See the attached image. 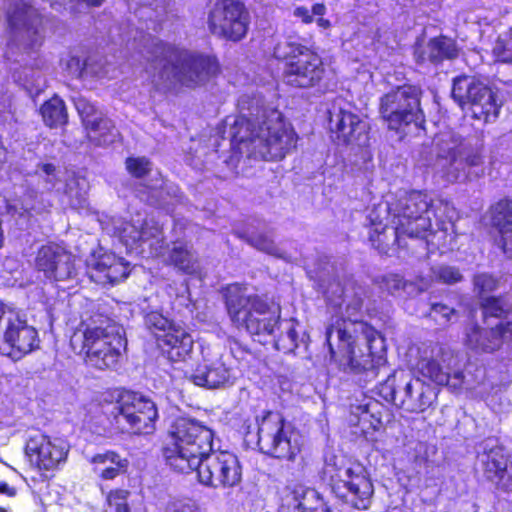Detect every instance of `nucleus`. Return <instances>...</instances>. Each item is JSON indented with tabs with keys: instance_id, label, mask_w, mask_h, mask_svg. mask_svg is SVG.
<instances>
[{
	"instance_id": "f03ea898",
	"label": "nucleus",
	"mask_w": 512,
	"mask_h": 512,
	"mask_svg": "<svg viewBox=\"0 0 512 512\" xmlns=\"http://www.w3.org/2000/svg\"><path fill=\"white\" fill-rule=\"evenodd\" d=\"M333 266L327 257L324 266L315 271L316 277L323 288L327 304L333 308L336 315L341 318L326 330V341L331 359L339 362L345 371L361 373L367 371L374 373L373 360L370 352H363L358 347V333H365L366 324L362 321V309L368 291L364 286L348 280L342 284L339 279L329 280L325 286L326 276Z\"/></svg>"
},
{
	"instance_id": "5fc2aeb1",
	"label": "nucleus",
	"mask_w": 512,
	"mask_h": 512,
	"mask_svg": "<svg viewBox=\"0 0 512 512\" xmlns=\"http://www.w3.org/2000/svg\"><path fill=\"white\" fill-rule=\"evenodd\" d=\"M326 11V7L323 4L317 3L312 6L310 11L305 6L296 7L293 11V15L300 18L304 23H311L313 21V15L322 16Z\"/></svg>"
},
{
	"instance_id": "a211bd4d",
	"label": "nucleus",
	"mask_w": 512,
	"mask_h": 512,
	"mask_svg": "<svg viewBox=\"0 0 512 512\" xmlns=\"http://www.w3.org/2000/svg\"><path fill=\"white\" fill-rule=\"evenodd\" d=\"M207 23L213 35L236 42L248 31L249 13L239 1L217 0L208 14Z\"/></svg>"
},
{
	"instance_id": "f3484780",
	"label": "nucleus",
	"mask_w": 512,
	"mask_h": 512,
	"mask_svg": "<svg viewBox=\"0 0 512 512\" xmlns=\"http://www.w3.org/2000/svg\"><path fill=\"white\" fill-rule=\"evenodd\" d=\"M328 113L329 131L337 145L352 148L369 145V125L348 103L335 102Z\"/></svg>"
},
{
	"instance_id": "6ab92c4d",
	"label": "nucleus",
	"mask_w": 512,
	"mask_h": 512,
	"mask_svg": "<svg viewBox=\"0 0 512 512\" xmlns=\"http://www.w3.org/2000/svg\"><path fill=\"white\" fill-rule=\"evenodd\" d=\"M12 29V44L25 52H36L42 45L41 17L36 8L27 2L15 3L8 12Z\"/></svg>"
},
{
	"instance_id": "f8f14e48",
	"label": "nucleus",
	"mask_w": 512,
	"mask_h": 512,
	"mask_svg": "<svg viewBox=\"0 0 512 512\" xmlns=\"http://www.w3.org/2000/svg\"><path fill=\"white\" fill-rule=\"evenodd\" d=\"M416 370L424 378L437 385H447L452 390L463 385L464 375L459 369L458 355L441 343L427 342L418 347Z\"/></svg>"
},
{
	"instance_id": "e433bc0d",
	"label": "nucleus",
	"mask_w": 512,
	"mask_h": 512,
	"mask_svg": "<svg viewBox=\"0 0 512 512\" xmlns=\"http://www.w3.org/2000/svg\"><path fill=\"white\" fill-rule=\"evenodd\" d=\"M86 129L90 141L99 146L113 143L119 135L113 122L103 114L97 118L95 125H90Z\"/></svg>"
},
{
	"instance_id": "4c0bfd02",
	"label": "nucleus",
	"mask_w": 512,
	"mask_h": 512,
	"mask_svg": "<svg viewBox=\"0 0 512 512\" xmlns=\"http://www.w3.org/2000/svg\"><path fill=\"white\" fill-rule=\"evenodd\" d=\"M43 121L51 128L64 125L68 114L62 99L55 96L46 101L40 109Z\"/></svg>"
},
{
	"instance_id": "412c9836",
	"label": "nucleus",
	"mask_w": 512,
	"mask_h": 512,
	"mask_svg": "<svg viewBox=\"0 0 512 512\" xmlns=\"http://www.w3.org/2000/svg\"><path fill=\"white\" fill-rule=\"evenodd\" d=\"M35 265L46 278L55 281L69 280L77 274L75 256L57 244L42 246L37 252Z\"/></svg>"
},
{
	"instance_id": "aec40b11",
	"label": "nucleus",
	"mask_w": 512,
	"mask_h": 512,
	"mask_svg": "<svg viewBox=\"0 0 512 512\" xmlns=\"http://www.w3.org/2000/svg\"><path fill=\"white\" fill-rule=\"evenodd\" d=\"M478 452V465L483 476L503 491L512 490V460L505 448L494 439H487Z\"/></svg>"
},
{
	"instance_id": "49530a36",
	"label": "nucleus",
	"mask_w": 512,
	"mask_h": 512,
	"mask_svg": "<svg viewBox=\"0 0 512 512\" xmlns=\"http://www.w3.org/2000/svg\"><path fill=\"white\" fill-rule=\"evenodd\" d=\"M381 288L385 289L391 295L405 293L408 296L409 281L405 280L401 275L389 273L381 277L379 282Z\"/></svg>"
},
{
	"instance_id": "a18cd8bd",
	"label": "nucleus",
	"mask_w": 512,
	"mask_h": 512,
	"mask_svg": "<svg viewBox=\"0 0 512 512\" xmlns=\"http://www.w3.org/2000/svg\"><path fill=\"white\" fill-rule=\"evenodd\" d=\"M482 308L486 316L502 317L510 311L511 304L506 297H488L483 300Z\"/></svg>"
},
{
	"instance_id": "a19ab883",
	"label": "nucleus",
	"mask_w": 512,
	"mask_h": 512,
	"mask_svg": "<svg viewBox=\"0 0 512 512\" xmlns=\"http://www.w3.org/2000/svg\"><path fill=\"white\" fill-rule=\"evenodd\" d=\"M431 273L435 281L447 285H453L463 280V275L460 270L451 265L441 264L433 266Z\"/></svg>"
},
{
	"instance_id": "2f4dec72",
	"label": "nucleus",
	"mask_w": 512,
	"mask_h": 512,
	"mask_svg": "<svg viewBox=\"0 0 512 512\" xmlns=\"http://www.w3.org/2000/svg\"><path fill=\"white\" fill-rule=\"evenodd\" d=\"M90 462L94 464V472L104 480H112L128 467V460L113 451L94 455Z\"/></svg>"
},
{
	"instance_id": "0e129e2a",
	"label": "nucleus",
	"mask_w": 512,
	"mask_h": 512,
	"mask_svg": "<svg viewBox=\"0 0 512 512\" xmlns=\"http://www.w3.org/2000/svg\"><path fill=\"white\" fill-rule=\"evenodd\" d=\"M372 405H376L375 403H366L358 407V409L362 410V413L368 414L370 413V407Z\"/></svg>"
},
{
	"instance_id": "5701e85b",
	"label": "nucleus",
	"mask_w": 512,
	"mask_h": 512,
	"mask_svg": "<svg viewBox=\"0 0 512 512\" xmlns=\"http://www.w3.org/2000/svg\"><path fill=\"white\" fill-rule=\"evenodd\" d=\"M208 356L209 354H203V363L193 370L191 381L207 389H218L232 384V372L227 363L229 357L225 358L220 353H215L213 358Z\"/></svg>"
},
{
	"instance_id": "ea45409f",
	"label": "nucleus",
	"mask_w": 512,
	"mask_h": 512,
	"mask_svg": "<svg viewBox=\"0 0 512 512\" xmlns=\"http://www.w3.org/2000/svg\"><path fill=\"white\" fill-rule=\"evenodd\" d=\"M73 101L85 127L88 128L90 125H95L97 118L102 115V112L98 111L97 108L83 96H76L73 98Z\"/></svg>"
},
{
	"instance_id": "c03bdc74",
	"label": "nucleus",
	"mask_w": 512,
	"mask_h": 512,
	"mask_svg": "<svg viewBox=\"0 0 512 512\" xmlns=\"http://www.w3.org/2000/svg\"><path fill=\"white\" fill-rule=\"evenodd\" d=\"M87 183L85 179L72 178L66 184V194L71 206H82L86 201Z\"/></svg>"
},
{
	"instance_id": "3c124183",
	"label": "nucleus",
	"mask_w": 512,
	"mask_h": 512,
	"mask_svg": "<svg viewBox=\"0 0 512 512\" xmlns=\"http://www.w3.org/2000/svg\"><path fill=\"white\" fill-rule=\"evenodd\" d=\"M139 232L142 234L140 242H148L150 240H154L157 244L163 242L162 229L152 219L141 221Z\"/></svg>"
},
{
	"instance_id": "7c9ffc66",
	"label": "nucleus",
	"mask_w": 512,
	"mask_h": 512,
	"mask_svg": "<svg viewBox=\"0 0 512 512\" xmlns=\"http://www.w3.org/2000/svg\"><path fill=\"white\" fill-rule=\"evenodd\" d=\"M151 184H140L136 190L137 196L153 206H166L172 199L178 200L179 189L172 183L164 181L162 177L151 180Z\"/></svg>"
},
{
	"instance_id": "c85d7f7f",
	"label": "nucleus",
	"mask_w": 512,
	"mask_h": 512,
	"mask_svg": "<svg viewBox=\"0 0 512 512\" xmlns=\"http://www.w3.org/2000/svg\"><path fill=\"white\" fill-rule=\"evenodd\" d=\"M491 223L500 233L503 252L512 257V200L503 199L490 208Z\"/></svg>"
},
{
	"instance_id": "a878e982",
	"label": "nucleus",
	"mask_w": 512,
	"mask_h": 512,
	"mask_svg": "<svg viewBox=\"0 0 512 512\" xmlns=\"http://www.w3.org/2000/svg\"><path fill=\"white\" fill-rule=\"evenodd\" d=\"M458 55L456 42L446 36L431 38L427 43L417 41L414 46V58L418 64L438 65L444 60H454Z\"/></svg>"
},
{
	"instance_id": "0eeeda50",
	"label": "nucleus",
	"mask_w": 512,
	"mask_h": 512,
	"mask_svg": "<svg viewBox=\"0 0 512 512\" xmlns=\"http://www.w3.org/2000/svg\"><path fill=\"white\" fill-rule=\"evenodd\" d=\"M436 158L433 171L447 183L472 180L484 174L482 154L463 137L445 132L435 140Z\"/></svg>"
},
{
	"instance_id": "603ef678",
	"label": "nucleus",
	"mask_w": 512,
	"mask_h": 512,
	"mask_svg": "<svg viewBox=\"0 0 512 512\" xmlns=\"http://www.w3.org/2000/svg\"><path fill=\"white\" fill-rule=\"evenodd\" d=\"M456 314L455 309L442 304V303H434L431 305L430 311L427 314L432 320H434L439 325H446L450 322L452 316Z\"/></svg>"
},
{
	"instance_id": "bb28decb",
	"label": "nucleus",
	"mask_w": 512,
	"mask_h": 512,
	"mask_svg": "<svg viewBox=\"0 0 512 512\" xmlns=\"http://www.w3.org/2000/svg\"><path fill=\"white\" fill-rule=\"evenodd\" d=\"M163 353L174 362L186 361L193 350V338L182 327L175 326L167 333H162L157 343Z\"/></svg>"
},
{
	"instance_id": "6e6d98bb",
	"label": "nucleus",
	"mask_w": 512,
	"mask_h": 512,
	"mask_svg": "<svg viewBox=\"0 0 512 512\" xmlns=\"http://www.w3.org/2000/svg\"><path fill=\"white\" fill-rule=\"evenodd\" d=\"M128 495L129 492L126 490L111 491L107 499L109 506L114 508L116 512H129Z\"/></svg>"
},
{
	"instance_id": "6e6552de",
	"label": "nucleus",
	"mask_w": 512,
	"mask_h": 512,
	"mask_svg": "<svg viewBox=\"0 0 512 512\" xmlns=\"http://www.w3.org/2000/svg\"><path fill=\"white\" fill-rule=\"evenodd\" d=\"M226 305L231 320L252 335L275 336L280 321V309L258 295L249 294L246 287L232 285L227 289Z\"/></svg>"
},
{
	"instance_id": "052dcab7",
	"label": "nucleus",
	"mask_w": 512,
	"mask_h": 512,
	"mask_svg": "<svg viewBox=\"0 0 512 512\" xmlns=\"http://www.w3.org/2000/svg\"><path fill=\"white\" fill-rule=\"evenodd\" d=\"M0 493L6 494L8 496H14L16 494L15 488L10 487L7 483H0Z\"/></svg>"
},
{
	"instance_id": "9b49d317",
	"label": "nucleus",
	"mask_w": 512,
	"mask_h": 512,
	"mask_svg": "<svg viewBox=\"0 0 512 512\" xmlns=\"http://www.w3.org/2000/svg\"><path fill=\"white\" fill-rule=\"evenodd\" d=\"M378 394L387 402L410 413H421L437 399V390L422 379L404 370H396L378 387Z\"/></svg>"
},
{
	"instance_id": "09e8293b",
	"label": "nucleus",
	"mask_w": 512,
	"mask_h": 512,
	"mask_svg": "<svg viewBox=\"0 0 512 512\" xmlns=\"http://www.w3.org/2000/svg\"><path fill=\"white\" fill-rule=\"evenodd\" d=\"M493 53L498 61L512 64V29L498 38Z\"/></svg>"
},
{
	"instance_id": "4d7b16f0",
	"label": "nucleus",
	"mask_w": 512,
	"mask_h": 512,
	"mask_svg": "<svg viewBox=\"0 0 512 512\" xmlns=\"http://www.w3.org/2000/svg\"><path fill=\"white\" fill-rule=\"evenodd\" d=\"M164 512H203L192 500H176L169 502Z\"/></svg>"
},
{
	"instance_id": "c756f323",
	"label": "nucleus",
	"mask_w": 512,
	"mask_h": 512,
	"mask_svg": "<svg viewBox=\"0 0 512 512\" xmlns=\"http://www.w3.org/2000/svg\"><path fill=\"white\" fill-rule=\"evenodd\" d=\"M277 330H281L280 335L273 336L276 349L284 353H295L301 347L307 349L309 335L293 319L283 320L279 323Z\"/></svg>"
},
{
	"instance_id": "7ed1b4c3",
	"label": "nucleus",
	"mask_w": 512,
	"mask_h": 512,
	"mask_svg": "<svg viewBox=\"0 0 512 512\" xmlns=\"http://www.w3.org/2000/svg\"><path fill=\"white\" fill-rule=\"evenodd\" d=\"M238 116L225 119L231 144L239 155L266 161L281 160L296 146L297 137L280 111L266 108L260 97L243 95Z\"/></svg>"
},
{
	"instance_id": "72a5a7b5",
	"label": "nucleus",
	"mask_w": 512,
	"mask_h": 512,
	"mask_svg": "<svg viewBox=\"0 0 512 512\" xmlns=\"http://www.w3.org/2000/svg\"><path fill=\"white\" fill-rule=\"evenodd\" d=\"M238 237L258 251L282 259L286 262H292V257L282 251L274 242L270 232L264 230H252L239 232Z\"/></svg>"
},
{
	"instance_id": "b1692460",
	"label": "nucleus",
	"mask_w": 512,
	"mask_h": 512,
	"mask_svg": "<svg viewBox=\"0 0 512 512\" xmlns=\"http://www.w3.org/2000/svg\"><path fill=\"white\" fill-rule=\"evenodd\" d=\"M512 340V322L499 324L494 328L473 325L466 331L465 344L477 353H492L503 343Z\"/></svg>"
},
{
	"instance_id": "423d86ee",
	"label": "nucleus",
	"mask_w": 512,
	"mask_h": 512,
	"mask_svg": "<svg viewBox=\"0 0 512 512\" xmlns=\"http://www.w3.org/2000/svg\"><path fill=\"white\" fill-rule=\"evenodd\" d=\"M81 351L86 362L97 369L116 367L126 347L123 327L101 312L82 316Z\"/></svg>"
},
{
	"instance_id": "37998d69",
	"label": "nucleus",
	"mask_w": 512,
	"mask_h": 512,
	"mask_svg": "<svg viewBox=\"0 0 512 512\" xmlns=\"http://www.w3.org/2000/svg\"><path fill=\"white\" fill-rule=\"evenodd\" d=\"M66 71L74 78H83L87 76H98L100 74L93 69L92 65L87 61H83L80 57L70 56L65 63Z\"/></svg>"
},
{
	"instance_id": "393cba45",
	"label": "nucleus",
	"mask_w": 512,
	"mask_h": 512,
	"mask_svg": "<svg viewBox=\"0 0 512 512\" xmlns=\"http://www.w3.org/2000/svg\"><path fill=\"white\" fill-rule=\"evenodd\" d=\"M90 279L101 285H115L129 275L128 263L113 253L93 256L88 261Z\"/></svg>"
},
{
	"instance_id": "e2e57ef3",
	"label": "nucleus",
	"mask_w": 512,
	"mask_h": 512,
	"mask_svg": "<svg viewBox=\"0 0 512 512\" xmlns=\"http://www.w3.org/2000/svg\"><path fill=\"white\" fill-rule=\"evenodd\" d=\"M317 23L320 27L325 29L330 26V21L321 17L317 19Z\"/></svg>"
},
{
	"instance_id": "9d476101",
	"label": "nucleus",
	"mask_w": 512,
	"mask_h": 512,
	"mask_svg": "<svg viewBox=\"0 0 512 512\" xmlns=\"http://www.w3.org/2000/svg\"><path fill=\"white\" fill-rule=\"evenodd\" d=\"M324 476L333 494L343 503L358 510L370 507L374 487L363 467L346 465L343 459L333 457L326 461Z\"/></svg>"
},
{
	"instance_id": "58836bf2",
	"label": "nucleus",
	"mask_w": 512,
	"mask_h": 512,
	"mask_svg": "<svg viewBox=\"0 0 512 512\" xmlns=\"http://www.w3.org/2000/svg\"><path fill=\"white\" fill-rule=\"evenodd\" d=\"M140 223V220H137L136 222L119 220L114 226V234H116L120 241L127 247H133L140 243L141 240L142 234L139 232Z\"/></svg>"
},
{
	"instance_id": "8fccbe9b",
	"label": "nucleus",
	"mask_w": 512,
	"mask_h": 512,
	"mask_svg": "<svg viewBox=\"0 0 512 512\" xmlns=\"http://www.w3.org/2000/svg\"><path fill=\"white\" fill-rule=\"evenodd\" d=\"M126 169L136 177L143 178L152 170V163L146 157H129L126 159Z\"/></svg>"
},
{
	"instance_id": "dca6fc26",
	"label": "nucleus",
	"mask_w": 512,
	"mask_h": 512,
	"mask_svg": "<svg viewBox=\"0 0 512 512\" xmlns=\"http://www.w3.org/2000/svg\"><path fill=\"white\" fill-rule=\"evenodd\" d=\"M451 96L462 109L468 106L474 119L488 123L498 117L500 105L496 102L495 94L475 76L455 77Z\"/></svg>"
},
{
	"instance_id": "cd10ccee",
	"label": "nucleus",
	"mask_w": 512,
	"mask_h": 512,
	"mask_svg": "<svg viewBox=\"0 0 512 512\" xmlns=\"http://www.w3.org/2000/svg\"><path fill=\"white\" fill-rule=\"evenodd\" d=\"M287 512H330L320 493L309 487L296 486L285 498Z\"/></svg>"
},
{
	"instance_id": "4468645a",
	"label": "nucleus",
	"mask_w": 512,
	"mask_h": 512,
	"mask_svg": "<svg viewBox=\"0 0 512 512\" xmlns=\"http://www.w3.org/2000/svg\"><path fill=\"white\" fill-rule=\"evenodd\" d=\"M421 89L402 85L384 94L379 101V113L391 130L414 124L422 128L425 116L420 106Z\"/></svg>"
},
{
	"instance_id": "2eb2a0df",
	"label": "nucleus",
	"mask_w": 512,
	"mask_h": 512,
	"mask_svg": "<svg viewBox=\"0 0 512 512\" xmlns=\"http://www.w3.org/2000/svg\"><path fill=\"white\" fill-rule=\"evenodd\" d=\"M38 345L37 330L19 311L0 303V353L17 361Z\"/></svg>"
},
{
	"instance_id": "680f3d73",
	"label": "nucleus",
	"mask_w": 512,
	"mask_h": 512,
	"mask_svg": "<svg viewBox=\"0 0 512 512\" xmlns=\"http://www.w3.org/2000/svg\"><path fill=\"white\" fill-rule=\"evenodd\" d=\"M79 3H83L87 6L98 7L102 5L105 0H77Z\"/></svg>"
},
{
	"instance_id": "79ce46f5",
	"label": "nucleus",
	"mask_w": 512,
	"mask_h": 512,
	"mask_svg": "<svg viewBox=\"0 0 512 512\" xmlns=\"http://www.w3.org/2000/svg\"><path fill=\"white\" fill-rule=\"evenodd\" d=\"M145 325L155 336L157 343L159 342V338H161L162 333H167L169 330H172V328L176 326L158 312H151L147 314L145 317Z\"/></svg>"
},
{
	"instance_id": "69168bd1",
	"label": "nucleus",
	"mask_w": 512,
	"mask_h": 512,
	"mask_svg": "<svg viewBox=\"0 0 512 512\" xmlns=\"http://www.w3.org/2000/svg\"><path fill=\"white\" fill-rule=\"evenodd\" d=\"M0 512H8L7 509L0 507Z\"/></svg>"
},
{
	"instance_id": "39448f33",
	"label": "nucleus",
	"mask_w": 512,
	"mask_h": 512,
	"mask_svg": "<svg viewBox=\"0 0 512 512\" xmlns=\"http://www.w3.org/2000/svg\"><path fill=\"white\" fill-rule=\"evenodd\" d=\"M145 58L158 71L160 80L189 88L205 85L220 70L215 56L176 48L156 38L148 40Z\"/></svg>"
},
{
	"instance_id": "1a4fd4ad",
	"label": "nucleus",
	"mask_w": 512,
	"mask_h": 512,
	"mask_svg": "<svg viewBox=\"0 0 512 512\" xmlns=\"http://www.w3.org/2000/svg\"><path fill=\"white\" fill-rule=\"evenodd\" d=\"M274 56L286 60L284 80L293 87L310 88L318 85L324 75L321 58L312 52L297 35H289L274 47Z\"/></svg>"
},
{
	"instance_id": "de8ad7c7",
	"label": "nucleus",
	"mask_w": 512,
	"mask_h": 512,
	"mask_svg": "<svg viewBox=\"0 0 512 512\" xmlns=\"http://www.w3.org/2000/svg\"><path fill=\"white\" fill-rule=\"evenodd\" d=\"M35 175L42 180L43 188L46 191H51L60 182L56 166L50 163L38 165Z\"/></svg>"
},
{
	"instance_id": "f704fd0d",
	"label": "nucleus",
	"mask_w": 512,
	"mask_h": 512,
	"mask_svg": "<svg viewBox=\"0 0 512 512\" xmlns=\"http://www.w3.org/2000/svg\"><path fill=\"white\" fill-rule=\"evenodd\" d=\"M168 263L187 274H194L199 269L194 251L179 241L173 242L168 254Z\"/></svg>"
},
{
	"instance_id": "4be33fe9",
	"label": "nucleus",
	"mask_w": 512,
	"mask_h": 512,
	"mask_svg": "<svg viewBox=\"0 0 512 512\" xmlns=\"http://www.w3.org/2000/svg\"><path fill=\"white\" fill-rule=\"evenodd\" d=\"M25 453L33 465L50 470L66 459L68 449L62 440L51 441L46 435L36 432L29 436Z\"/></svg>"
},
{
	"instance_id": "13d9d810",
	"label": "nucleus",
	"mask_w": 512,
	"mask_h": 512,
	"mask_svg": "<svg viewBox=\"0 0 512 512\" xmlns=\"http://www.w3.org/2000/svg\"><path fill=\"white\" fill-rule=\"evenodd\" d=\"M434 280L432 274L429 277L417 276L414 281H409L408 296H415L428 290Z\"/></svg>"
},
{
	"instance_id": "ddd939ff",
	"label": "nucleus",
	"mask_w": 512,
	"mask_h": 512,
	"mask_svg": "<svg viewBox=\"0 0 512 512\" xmlns=\"http://www.w3.org/2000/svg\"><path fill=\"white\" fill-rule=\"evenodd\" d=\"M257 424V444L262 453L288 461L295 459L301 451V435L286 423L280 413L265 412L257 418Z\"/></svg>"
},
{
	"instance_id": "473e14b6",
	"label": "nucleus",
	"mask_w": 512,
	"mask_h": 512,
	"mask_svg": "<svg viewBox=\"0 0 512 512\" xmlns=\"http://www.w3.org/2000/svg\"><path fill=\"white\" fill-rule=\"evenodd\" d=\"M156 406L149 398L140 393L126 391L120 395L119 400L114 404L111 414L114 416L116 423L120 424V416L128 413L136 415L146 414L147 406Z\"/></svg>"
},
{
	"instance_id": "20e7f679",
	"label": "nucleus",
	"mask_w": 512,
	"mask_h": 512,
	"mask_svg": "<svg viewBox=\"0 0 512 512\" xmlns=\"http://www.w3.org/2000/svg\"><path fill=\"white\" fill-rule=\"evenodd\" d=\"M433 208V201L420 191L405 192L392 203L378 204L367 216L369 241L387 253L391 246L402 245V236L424 238L432 227Z\"/></svg>"
},
{
	"instance_id": "bf43d9fd",
	"label": "nucleus",
	"mask_w": 512,
	"mask_h": 512,
	"mask_svg": "<svg viewBox=\"0 0 512 512\" xmlns=\"http://www.w3.org/2000/svg\"><path fill=\"white\" fill-rule=\"evenodd\" d=\"M7 213L11 216L23 217L29 212V208L19 203L7 202L6 204Z\"/></svg>"
},
{
	"instance_id": "c9c22d12",
	"label": "nucleus",
	"mask_w": 512,
	"mask_h": 512,
	"mask_svg": "<svg viewBox=\"0 0 512 512\" xmlns=\"http://www.w3.org/2000/svg\"><path fill=\"white\" fill-rule=\"evenodd\" d=\"M146 415H136L128 413L120 416V424L122 421L127 424V429L136 434H150L155 429V422L158 419V410L156 406H147Z\"/></svg>"
},
{
	"instance_id": "f257e3e1",
	"label": "nucleus",
	"mask_w": 512,
	"mask_h": 512,
	"mask_svg": "<svg viewBox=\"0 0 512 512\" xmlns=\"http://www.w3.org/2000/svg\"><path fill=\"white\" fill-rule=\"evenodd\" d=\"M212 430L190 418L172 424L163 447L166 464L176 472L197 471L199 481L210 487H233L241 480L237 456L213 449Z\"/></svg>"
},
{
	"instance_id": "864d4df0",
	"label": "nucleus",
	"mask_w": 512,
	"mask_h": 512,
	"mask_svg": "<svg viewBox=\"0 0 512 512\" xmlns=\"http://www.w3.org/2000/svg\"><path fill=\"white\" fill-rule=\"evenodd\" d=\"M473 282L475 290L478 291L479 294L492 292L498 286V280L488 273L475 275Z\"/></svg>"
}]
</instances>
